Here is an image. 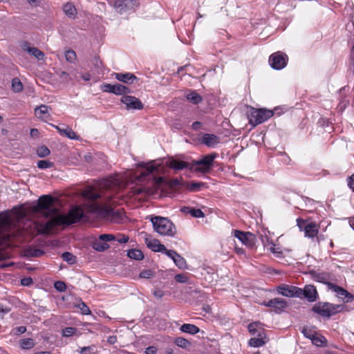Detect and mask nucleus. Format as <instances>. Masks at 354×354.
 I'll return each mask as SVG.
<instances>
[{"mask_svg":"<svg viewBox=\"0 0 354 354\" xmlns=\"http://www.w3.org/2000/svg\"><path fill=\"white\" fill-rule=\"evenodd\" d=\"M54 201V198L50 195H43L37 200V208L44 210L47 216H53L52 218L44 224L35 223L39 234H48L51 232L55 226L71 225L80 221L84 217L83 209L77 206L72 208L68 214H58V209L53 207Z\"/></svg>","mask_w":354,"mask_h":354,"instance_id":"f257e3e1","label":"nucleus"},{"mask_svg":"<svg viewBox=\"0 0 354 354\" xmlns=\"http://www.w3.org/2000/svg\"><path fill=\"white\" fill-rule=\"evenodd\" d=\"M151 221L154 230L160 235L174 236L176 233L174 225L167 218L153 216Z\"/></svg>","mask_w":354,"mask_h":354,"instance_id":"f03ea898","label":"nucleus"},{"mask_svg":"<svg viewBox=\"0 0 354 354\" xmlns=\"http://www.w3.org/2000/svg\"><path fill=\"white\" fill-rule=\"evenodd\" d=\"M345 308L346 306L342 304L319 301L313 306L312 310L322 317L330 318L338 313L344 311Z\"/></svg>","mask_w":354,"mask_h":354,"instance_id":"7ed1b4c3","label":"nucleus"},{"mask_svg":"<svg viewBox=\"0 0 354 354\" xmlns=\"http://www.w3.org/2000/svg\"><path fill=\"white\" fill-rule=\"evenodd\" d=\"M217 154L216 153L207 154L204 156L201 160L197 161H193L192 166L193 169H194L197 171L202 173L208 172L213 166V162L216 158Z\"/></svg>","mask_w":354,"mask_h":354,"instance_id":"20e7f679","label":"nucleus"},{"mask_svg":"<svg viewBox=\"0 0 354 354\" xmlns=\"http://www.w3.org/2000/svg\"><path fill=\"white\" fill-rule=\"evenodd\" d=\"M274 115V111L266 109L254 110L250 116V123L256 126L263 123Z\"/></svg>","mask_w":354,"mask_h":354,"instance_id":"39448f33","label":"nucleus"},{"mask_svg":"<svg viewBox=\"0 0 354 354\" xmlns=\"http://www.w3.org/2000/svg\"><path fill=\"white\" fill-rule=\"evenodd\" d=\"M288 60V55L281 51L272 54L269 57L271 67L276 70H281L286 67Z\"/></svg>","mask_w":354,"mask_h":354,"instance_id":"423d86ee","label":"nucleus"},{"mask_svg":"<svg viewBox=\"0 0 354 354\" xmlns=\"http://www.w3.org/2000/svg\"><path fill=\"white\" fill-rule=\"evenodd\" d=\"M139 6L138 0H116L113 6L120 14L134 10Z\"/></svg>","mask_w":354,"mask_h":354,"instance_id":"0eeeda50","label":"nucleus"},{"mask_svg":"<svg viewBox=\"0 0 354 354\" xmlns=\"http://www.w3.org/2000/svg\"><path fill=\"white\" fill-rule=\"evenodd\" d=\"M279 294L288 297H299L301 298V288L288 285L281 284L277 288Z\"/></svg>","mask_w":354,"mask_h":354,"instance_id":"6e6552de","label":"nucleus"},{"mask_svg":"<svg viewBox=\"0 0 354 354\" xmlns=\"http://www.w3.org/2000/svg\"><path fill=\"white\" fill-rule=\"evenodd\" d=\"M234 235L243 244L252 248L255 245V236L250 232H243L238 230L234 231Z\"/></svg>","mask_w":354,"mask_h":354,"instance_id":"1a4fd4ad","label":"nucleus"},{"mask_svg":"<svg viewBox=\"0 0 354 354\" xmlns=\"http://www.w3.org/2000/svg\"><path fill=\"white\" fill-rule=\"evenodd\" d=\"M330 288L336 293V297L344 303H350L354 300L353 295L337 285L330 283Z\"/></svg>","mask_w":354,"mask_h":354,"instance_id":"9d476101","label":"nucleus"},{"mask_svg":"<svg viewBox=\"0 0 354 354\" xmlns=\"http://www.w3.org/2000/svg\"><path fill=\"white\" fill-rule=\"evenodd\" d=\"M102 90L104 92L111 93L115 95H124L130 93V89L124 85L116 84H103L102 85Z\"/></svg>","mask_w":354,"mask_h":354,"instance_id":"9b49d317","label":"nucleus"},{"mask_svg":"<svg viewBox=\"0 0 354 354\" xmlns=\"http://www.w3.org/2000/svg\"><path fill=\"white\" fill-rule=\"evenodd\" d=\"M120 101L126 105L128 110L138 109L141 110L143 109L144 105L142 102L137 97L131 95H125L121 97Z\"/></svg>","mask_w":354,"mask_h":354,"instance_id":"f8f14e48","label":"nucleus"},{"mask_svg":"<svg viewBox=\"0 0 354 354\" xmlns=\"http://www.w3.org/2000/svg\"><path fill=\"white\" fill-rule=\"evenodd\" d=\"M262 305L273 308L276 313H281L287 307V302L281 298H274L268 301H264Z\"/></svg>","mask_w":354,"mask_h":354,"instance_id":"ddd939ff","label":"nucleus"},{"mask_svg":"<svg viewBox=\"0 0 354 354\" xmlns=\"http://www.w3.org/2000/svg\"><path fill=\"white\" fill-rule=\"evenodd\" d=\"M166 165L171 169L175 170H183V169L188 168L189 169H193V167L192 166V163H189L186 161H183L177 158H174L173 157H170L166 162Z\"/></svg>","mask_w":354,"mask_h":354,"instance_id":"4468645a","label":"nucleus"},{"mask_svg":"<svg viewBox=\"0 0 354 354\" xmlns=\"http://www.w3.org/2000/svg\"><path fill=\"white\" fill-rule=\"evenodd\" d=\"M53 127H55L62 136L67 137L71 140H80V136H77L71 127L64 124H62V126L53 124Z\"/></svg>","mask_w":354,"mask_h":354,"instance_id":"2eb2a0df","label":"nucleus"},{"mask_svg":"<svg viewBox=\"0 0 354 354\" xmlns=\"http://www.w3.org/2000/svg\"><path fill=\"white\" fill-rule=\"evenodd\" d=\"M304 296L309 302L315 301L317 299V292L313 285H307L301 289V297Z\"/></svg>","mask_w":354,"mask_h":354,"instance_id":"dca6fc26","label":"nucleus"},{"mask_svg":"<svg viewBox=\"0 0 354 354\" xmlns=\"http://www.w3.org/2000/svg\"><path fill=\"white\" fill-rule=\"evenodd\" d=\"M145 241L147 246L153 252H162V250H165V246L160 243V242L156 239H151L149 236H146Z\"/></svg>","mask_w":354,"mask_h":354,"instance_id":"f3484780","label":"nucleus"},{"mask_svg":"<svg viewBox=\"0 0 354 354\" xmlns=\"http://www.w3.org/2000/svg\"><path fill=\"white\" fill-rule=\"evenodd\" d=\"M200 142L209 147H214L220 142V138L214 134L204 133Z\"/></svg>","mask_w":354,"mask_h":354,"instance_id":"a211bd4d","label":"nucleus"},{"mask_svg":"<svg viewBox=\"0 0 354 354\" xmlns=\"http://www.w3.org/2000/svg\"><path fill=\"white\" fill-rule=\"evenodd\" d=\"M304 232L305 236L308 238H314L318 234L319 226L315 223H309L307 226L305 227V230Z\"/></svg>","mask_w":354,"mask_h":354,"instance_id":"6ab92c4d","label":"nucleus"},{"mask_svg":"<svg viewBox=\"0 0 354 354\" xmlns=\"http://www.w3.org/2000/svg\"><path fill=\"white\" fill-rule=\"evenodd\" d=\"M22 48L24 50L27 51L28 53H30L39 60H41L44 57V53L42 51H41L37 48L29 47L28 46V43H24L22 46Z\"/></svg>","mask_w":354,"mask_h":354,"instance_id":"aec40b11","label":"nucleus"},{"mask_svg":"<svg viewBox=\"0 0 354 354\" xmlns=\"http://www.w3.org/2000/svg\"><path fill=\"white\" fill-rule=\"evenodd\" d=\"M115 78L120 82L126 84H132L137 77L132 73H115Z\"/></svg>","mask_w":354,"mask_h":354,"instance_id":"412c9836","label":"nucleus"},{"mask_svg":"<svg viewBox=\"0 0 354 354\" xmlns=\"http://www.w3.org/2000/svg\"><path fill=\"white\" fill-rule=\"evenodd\" d=\"M44 252L42 250L29 247L24 250V254L27 257H39L44 254Z\"/></svg>","mask_w":354,"mask_h":354,"instance_id":"4be33fe9","label":"nucleus"},{"mask_svg":"<svg viewBox=\"0 0 354 354\" xmlns=\"http://www.w3.org/2000/svg\"><path fill=\"white\" fill-rule=\"evenodd\" d=\"M180 330L183 333H189L191 335H195L200 331V328L198 326H196L194 324H183L180 326Z\"/></svg>","mask_w":354,"mask_h":354,"instance_id":"5701e85b","label":"nucleus"},{"mask_svg":"<svg viewBox=\"0 0 354 354\" xmlns=\"http://www.w3.org/2000/svg\"><path fill=\"white\" fill-rule=\"evenodd\" d=\"M187 100L194 104H198L202 102V97L195 91H191L185 95Z\"/></svg>","mask_w":354,"mask_h":354,"instance_id":"b1692460","label":"nucleus"},{"mask_svg":"<svg viewBox=\"0 0 354 354\" xmlns=\"http://www.w3.org/2000/svg\"><path fill=\"white\" fill-rule=\"evenodd\" d=\"M103 211L105 216L111 217V221L114 222H118L122 218V214L119 211L114 212L113 209L108 207Z\"/></svg>","mask_w":354,"mask_h":354,"instance_id":"393cba45","label":"nucleus"},{"mask_svg":"<svg viewBox=\"0 0 354 354\" xmlns=\"http://www.w3.org/2000/svg\"><path fill=\"white\" fill-rule=\"evenodd\" d=\"M311 341L314 345L319 347H325L327 345L326 339L324 336L318 334L315 335Z\"/></svg>","mask_w":354,"mask_h":354,"instance_id":"a878e982","label":"nucleus"},{"mask_svg":"<svg viewBox=\"0 0 354 354\" xmlns=\"http://www.w3.org/2000/svg\"><path fill=\"white\" fill-rule=\"evenodd\" d=\"M93 248L99 252H103L109 248L107 243H105L100 239V236L93 242Z\"/></svg>","mask_w":354,"mask_h":354,"instance_id":"bb28decb","label":"nucleus"},{"mask_svg":"<svg viewBox=\"0 0 354 354\" xmlns=\"http://www.w3.org/2000/svg\"><path fill=\"white\" fill-rule=\"evenodd\" d=\"M173 261L175 265L180 269H185L187 268L186 260L177 252Z\"/></svg>","mask_w":354,"mask_h":354,"instance_id":"cd10ccee","label":"nucleus"},{"mask_svg":"<svg viewBox=\"0 0 354 354\" xmlns=\"http://www.w3.org/2000/svg\"><path fill=\"white\" fill-rule=\"evenodd\" d=\"M127 256L135 260H142L144 258L142 251L138 249L129 250L127 252Z\"/></svg>","mask_w":354,"mask_h":354,"instance_id":"c85d7f7f","label":"nucleus"},{"mask_svg":"<svg viewBox=\"0 0 354 354\" xmlns=\"http://www.w3.org/2000/svg\"><path fill=\"white\" fill-rule=\"evenodd\" d=\"M64 12L70 18H74L76 15V9L75 6L70 3H68L64 6Z\"/></svg>","mask_w":354,"mask_h":354,"instance_id":"c756f323","label":"nucleus"},{"mask_svg":"<svg viewBox=\"0 0 354 354\" xmlns=\"http://www.w3.org/2000/svg\"><path fill=\"white\" fill-rule=\"evenodd\" d=\"M19 344L22 349H30L34 347L35 342L32 338H25L20 340Z\"/></svg>","mask_w":354,"mask_h":354,"instance_id":"7c9ffc66","label":"nucleus"},{"mask_svg":"<svg viewBox=\"0 0 354 354\" xmlns=\"http://www.w3.org/2000/svg\"><path fill=\"white\" fill-rule=\"evenodd\" d=\"M23 84L19 78L15 77L12 80V88L14 92H21L23 90Z\"/></svg>","mask_w":354,"mask_h":354,"instance_id":"2f4dec72","label":"nucleus"},{"mask_svg":"<svg viewBox=\"0 0 354 354\" xmlns=\"http://www.w3.org/2000/svg\"><path fill=\"white\" fill-rule=\"evenodd\" d=\"M36 153L39 157L44 158L48 156L50 151L46 146L41 145L37 149Z\"/></svg>","mask_w":354,"mask_h":354,"instance_id":"473e14b6","label":"nucleus"},{"mask_svg":"<svg viewBox=\"0 0 354 354\" xmlns=\"http://www.w3.org/2000/svg\"><path fill=\"white\" fill-rule=\"evenodd\" d=\"M264 344L265 342L260 337H253L249 340V345L255 348L262 346Z\"/></svg>","mask_w":354,"mask_h":354,"instance_id":"72a5a7b5","label":"nucleus"},{"mask_svg":"<svg viewBox=\"0 0 354 354\" xmlns=\"http://www.w3.org/2000/svg\"><path fill=\"white\" fill-rule=\"evenodd\" d=\"M48 112V106L44 104L37 106L35 109V113L37 117H41Z\"/></svg>","mask_w":354,"mask_h":354,"instance_id":"f704fd0d","label":"nucleus"},{"mask_svg":"<svg viewBox=\"0 0 354 354\" xmlns=\"http://www.w3.org/2000/svg\"><path fill=\"white\" fill-rule=\"evenodd\" d=\"M62 259L70 264H74L76 262L75 256L68 252L62 254Z\"/></svg>","mask_w":354,"mask_h":354,"instance_id":"c9c22d12","label":"nucleus"},{"mask_svg":"<svg viewBox=\"0 0 354 354\" xmlns=\"http://www.w3.org/2000/svg\"><path fill=\"white\" fill-rule=\"evenodd\" d=\"M146 170L142 171L141 174V177H146L147 176L152 174L154 171L158 169V167L155 166L153 164H148L146 167Z\"/></svg>","mask_w":354,"mask_h":354,"instance_id":"e433bc0d","label":"nucleus"},{"mask_svg":"<svg viewBox=\"0 0 354 354\" xmlns=\"http://www.w3.org/2000/svg\"><path fill=\"white\" fill-rule=\"evenodd\" d=\"M84 196L91 201H95L101 196L99 193L94 192L91 189L85 191Z\"/></svg>","mask_w":354,"mask_h":354,"instance_id":"4c0bfd02","label":"nucleus"},{"mask_svg":"<svg viewBox=\"0 0 354 354\" xmlns=\"http://www.w3.org/2000/svg\"><path fill=\"white\" fill-rule=\"evenodd\" d=\"M174 342L178 346L183 348H187L189 345V341L181 337H177Z\"/></svg>","mask_w":354,"mask_h":354,"instance_id":"58836bf2","label":"nucleus"},{"mask_svg":"<svg viewBox=\"0 0 354 354\" xmlns=\"http://www.w3.org/2000/svg\"><path fill=\"white\" fill-rule=\"evenodd\" d=\"M204 185H205L204 183L192 182L189 185H187V188L192 192H196V191H198Z\"/></svg>","mask_w":354,"mask_h":354,"instance_id":"ea45409f","label":"nucleus"},{"mask_svg":"<svg viewBox=\"0 0 354 354\" xmlns=\"http://www.w3.org/2000/svg\"><path fill=\"white\" fill-rule=\"evenodd\" d=\"M37 167L41 169H44L47 168H50L53 167V162L49 161V160H39L37 163Z\"/></svg>","mask_w":354,"mask_h":354,"instance_id":"a19ab883","label":"nucleus"},{"mask_svg":"<svg viewBox=\"0 0 354 354\" xmlns=\"http://www.w3.org/2000/svg\"><path fill=\"white\" fill-rule=\"evenodd\" d=\"M77 329L74 327H66L62 330V335L64 337H71L76 332Z\"/></svg>","mask_w":354,"mask_h":354,"instance_id":"79ce46f5","label":"nucleus"},{"mask_svg":"<svg viewBox=\"0 0 354 354\" xmlns=\"http://www.w3.org/2000/svg\"><path fill=\"white\" fill-rule=\"evenodd\" d=\"M248 330L252 335H260V333L257 329V324L256 323H251L248 326Z\"/></svg>","mask_w":354,"mask_h":354,"instance_id":"37998d69","label":"nucleus"},{"mask_svg":"<svg viewBox=\"0 0 354 354\" xmlns=\"http://www.w3.org/2000/svg\"><path fill=\"white\" fill-rule=\"evenodd\" d=\"M301 333L306 338H308L310 340L313 339V336L317 334L316 332L307 328H303Z\"/></svg>","mask_w":354,"mask_h":354,"instance_id":"c03bdc74","label":"nucleus"},{"mask_svg":"<svg viewBox=\"0 0 354 354\" xmlns=\"http://www.w3.org/2000/svg\"><path fill=\"white\" fill-rule=\"evenodd\" d=\"M92 64L96 69H100L101 72L104 71L102 69V62L98 57H93L92 59Z\"/></svg>","mask_w":354,"mask_h":354,"instance_id":"a18cd8bd","label":"nucleus"},{"mask_svg":"<svg viewBox=\"0 0 354 354\" xmlns=\"http://www.w3.org/2000/svg\"><path fill=\"white\" fill-rule=\"evenodd\" d=\"M66 59L69 62H73L76 58L75 53L72 50H68L65 53Z\"/></svg>","mask_w":354,"mask_h":354,"instance_id":"49530a36","label":"nucleus"},{"mask_svg":"<svg viewBox=\"0 0 354 354\" xmlns=\"http://www.w3.org/2000/svg\"><path fill=\"white\" fill-rule=\"evenodd\" d=\"M77 307L81 310L82 313L83 315H89L91 313V310L89 308L86 306V304L82 301H81L78 305Z\"/></svg>","mask_w":354,"mask_h":354,"instance_id":"de8ad7c7","label":"nucleus"},{"mask_svg":"<svg viewBox=\"0 0 354 354\" xmlns=\"http://www.w3.org/2000/svg\"><path fill=\"white\" fill-rule=\"evenodd\" d=\"M100 239L106 243L108 241H115L116 236L111 234H103L100 235Z\"/></svg>","mask_w":354,"mask_h":354,"instance_id":"09e8293b","label":"nucleus"},{"mask_svg":"<svg viewBox=\"0 0 354 354\" xmlns=\"http://www.w3.org/2000/svg\"><path fill=\"white\" fill-rule=\"evenodd\" d=\"M194 218H203L205 216V214L200 209L196 208H192L190 214Z\"/></svg>","mask_w":354,"mask_h":354,"instance_id":"8fccbe9b","label":"nucleus"},{"mask_svg":"<svg viewBox=\"0 0 354 354\" xmlns=\"http://www.w3.org/2000/svg\"><path fill=\"white\" fill-rule=\"evenodd\" d=\"M55 288L59 292H64L66 289V285L64 282L58 281L54 283Z\"/></svg>","mask_w":354,"mask_h":354,"instance_id":"3c124183","label":"nucleus"},{"mask_svg":"<svg viewBox=\"0 0 354 354\" xmlns=\"http://www.w3.org/2000/svg\"><path fill=\"white\" fill-rule=\"evenodd\" d=\"M153 276V272L151 270H144L140 273V277L143 279H150Z\"/></svg>","mask_w":354,"mask_h":354,"instance_id":"603ef678","label":"nucleus"},{"mask_svg":"<svg viewBox=\"0 0 354 354\" xmlns=\"http://www.w3.org/2000/svg\"><path fill=\"white\" fill-rule=\"evenodd\" d=\"M175 280L178 283H187L188 277L186 274H178L174 277Z\"/></svg>","mask_w":354,"mask_h":354,"instance_id":"864d4df0","label":"nucleus"},{"mask_svg":"<svg viewBox=\"0 0 354 354\" xmlns=\"http://www.w3.org/2000/svg\"><path fill=\"white\" fill-rule=\"evenodd\" d=\"M297 224L300 231H304L305 227H306L308 223H307V222L305 220L299 218L297 219Z\"/></svg>","mask_w":354,"mask_h":354,"instance_id":"5fc2aeb1","label":"nucleus"},{"mask_svg":"<svg viewBox=\"0 0 354 354\" xmlns=\"http://www.w3.org/2000/svg\"><path fill=\"white\" fill-rule=\"evenodd\" d=\"M115 241H116L120 243H125L129 241V237L124 234H118L116 236V239Z\"/></svg>","mask_w":354,"mask_h":354,"instance_id":"6e6d98bb","label":"nucleus"},{"mask_svg":"<svg viewBox=\"0 0 354 354\" xmlns=\"http://www.w3.org/2000/svg\"><path fill=\"white\" fill-rule=\"evenodd\" d=\"M162 253H165L167 257H169V258H171L174 261L175 255L176 254V252L175 250H167L165 248V250H162Z\"/></svg>","mask_w":354,"mask_h":354,"instance_id":"4d7b16f0","label":"nucleus"},{"mask_svg":"<svg viewBox=\"0 0 354 354\" xmlns=\"http://www.w3.org/2000/svg\"><path fill=\"white\" fill-rule=\"evenodd\" d=\"M32 279L31 277H26L21 279V283L23 286H28L32 283Z\"/></svg>","mask_w":354,"mask_h":354,"instance_id":"13d9d810","label":"nucleus"},{"mask_svg":"<svg viewBox=\"0 0 354 354\" xmlns=\"http://www.w3.org/2000/svg\"><path fill=\"white\" fill-rule=\"evenodd\" d=\"M153 294L154 297H156L158 299H161L165 295L164 291H162L160 289H157V290H154Z\"/></svg>","mask_w":354,"mask_h":354,"instance_id":"bf43d9fd","label":"nucleus"},{"mask_svg":"<svg viewBox=\"0 0 354 354\" xmlns=\"http://www.w3.org/2000/svg\"><path fill=\"white\" fill-rule=\"evenodd\" d=\"M113 183V180L111 179H104L103 182L101 183V185L109 188L111 187V184Z\"/></svg>","mask_w":354,"mask_h":354,"instance_id":"052dcab7","label":"nucleus"},{"mask_svg":"<svg viewBox=\"0 0 354 354\" xmlns=\"http://www.w3.org/2000/svg\"><path fill=\"white\" fill-rule=\"evenodd\" d=\"M157 349L155 346H149L145 349L146 354H155Z\"/></svg>","mask_w":354,"mask_h":354,"instance_id":"680f3d73","label":"nucleus"},{"mask_svg":"<svg viewBox=\"0 0 354 354\" xmlns=\"http://www.w3.org/2000/svg\"><path fill=\"white\" fill-rule=\"evenodd\" d=\"M93 350V346H85L82 348L81 354H88V353L92 351Z\"/></svg>","mask_w":354,"mask_h":354,"instance_id":"e2e57ef3","label":"nucleus"},{"mask_svg":"<svg viewBox=\"0 0 354 354\" xmlns=\"http://www.w3.org/2000/svg\"><path fill=\"white\" fill-rule=\"evenodd\" d=\"M348 185L354 192V175H352L348 180Z\"/></svg>","mask_w":354,"mask_h":354,"instance_id":"0e129e2a","label":"nucleus"},{"mask_svg":"<svg viewBox=\"0 0 354 354\" xmlns=\"http://www.w3.org/2000/svg\"><path fill=\"white\" fill-rule=\"evenodd\" d=\"M16 333L17 334H22L26 331V328L25 326H18L15 328Z\"/></svg>","mask_w":354,"mask_h":354,"instance_id":"69168bd1","label":"nucleus"},{"mask_svg":"<svg viewBox=\"0 0 354 354\" xmlns=\"http://www.w3.org/2000/svg\"><path fill=\"white\" fill-rule=\"evenodd\" d=\"M117 342V337L115 335L109 336L107 339V342L109 344H114Z\"/></svg>","mask_w":354,"mask_h":354,"instance_id":"338daca9","label":"nucleus"},{"mask_svg":"<svg viewBox=\"0 0 354 354\" xmlns=\"http://www.w3.org/2000/svg\"><path fill=\"white\" fill-rule=\"evenodd\" d=\"M68 76L69 75L65 71H62L59 75V77L65 81H68Z\"/></svg>","mask_w":354,"mask_h":354,"instance_id":"774afa93","label":"nucleus"}]
</instances>
